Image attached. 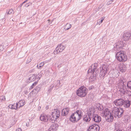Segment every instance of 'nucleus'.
Here are the masks:
<instances>
[{
    "instance_id": "nucleus-46",
    "label": "nucleus",
    "mask_w": 131,
    "mask_h": 131,
    "mask_svg": "<svg viewBox=\"0 0 131 131\" xmlns=\"http://www.w3.org/2000/svg\"><path fill=\"white\" fill-rule=\"evenodd\" d=\"M48 21H50V20L49 19L48 20Z\"/></svg>"
},
{
    "instance_id": "nucleus-30",
    "label": "nucleus",
    "mask_w": 131,
    "mask_h": 131,
    "mask_svg": "<svg viewBox=\"0 0 131 131\" xmlns=\"http://www.w3.org/2000/svg\"><path fill=\"white\" fill-rule=\"evenodd\" d=\"M38 83V82L37 81H35L34 82V83H33L32 85L31 86L30 88V89H32L35 85H36Z\"/></svg>"
},
{
    "instance_id": "nucleus-7",
    "label": "nucleus",
    "mask_w": 131,
    "mask_h": 131,
    "mask_svg": "<svg viewBox=\"0 0 131 131\" xmlns=\"http://www.w3.org/2000/svg\"><path fill=\"white\" fill-rule=\"evenodd\" d=\"M52 117L50 119V121L52 123L55 122L57 118L59 117L60 115L59 111L57 109L54 110L52 112Z\"/></svg>"
},
{
    "instance_id": "nucleus-44",
    "label": "nucleus",
    "mask_w": 131,
    "mask_h": 131,
    "mask_svg": "<svg viewBox=\"0 0 131 131\" xmlns=\"http://www.w3.org/2000/svg\"><path fill=\"white\" fill-rule=\"evenodd\" d=\"M39 67V66H38V65H37V68H38V67Z\"/></svg>"
},
{
    "instance_id": "nucleus-19",
    "label": "nucleus",
    "mask_w": 131,
    "mask_h": 131,
    "mask_svg": "<svg viewBox=\"0 0 131 131\" xmlns=\"http://www.w3.org/2000/svg\"><path fill=\"white\" fill-rule=\"evenodd\" d=\"M36 79V76L35 74H31L29 75V77L28 79V82H30L33 81L35 80Z\"/></svg>"
},
{
    "instance_id": "nucleus-37",
    "label": "nucleus",
    "mask_w": 131,
    "mask_h": 131,
    "mask_svg": "<svg viewBox=\"0 0 131 131\" xmlns=\"http://www.w3.org/2000/svg\"><path fill=\"white\" fill-rule=\"evenodd\" d=\"M17 131H21V129L20 128H18L17 129Z\"/></svg>"
},
{
    "instance_id": "nucleus-21",
    "label": "nucleus",
    "mask_w": 131,
    "mask_h": 131,
    "mask_svg": "<svg viewBox=\"0 0 131 131\" xmlns=\"http://www.w3.org/2000/svg\"><path fill=\"white\" fill-rule=\"evenodd\" d=\"M59 126L57 124H52L50 127V128L53 131H56Z\"/></svg>"
},
{
    "instance_id": "nucleus-4",
    "label": "nucleus",
    "mask_w": 131,
    "mask_h": 131,
    "mask_svg": "<svg viewBox=\"0 0 131 131\" xmlns=\"http://www.w3.org/2000/svg\"><path fill=\"white\" fill-rule=\"evenodd\" d=\"M77 95L79 96L85 97L87 93V89L85 87H80L77 91Z\"/></svg>"
},
{
    "instance_id": "nucleus-45",
    "label": "nucleus",
    "mask_w": 131,
    "mask_h": 131,
    "mask_svg": "<svg viewBox=\"0 0 131 131\" xmlns=\"http://www.w3.org/2000/svg\"><path fill=\"white\" fill-rule=\"evenodd\" d=\"M4 100H5V97H4Z\"/></svg>"
},
{
    "instance_id": "nucleus-48",
    "label": "nucleus",
    "mask_w": 131,
    "mask_h": 131,
    "mask_svg": "<svg viewBox=\"0 0 131 131\" xmlns=\"http://www.w3.org/2000/svg\"><path fill=\"white\" fill-rule=\"evenodd\" d=\"M1 20H3V19H2Z\"/></svg>"
},
{
    "instance_id": "nucleus-12",
    "label": "nucleus",
    "mask_w": 131,
    "mask_h": 131,
    "mask_svg": "<svg viewBox=\"0 0 131 131\" xmlns=\"http://www.w3.org/2000/svg\"><path fill=\"white\" fill-rule=\"evenodd\" d=\"M100 127L97 124H94L92 125L88 128V131H99Z\"/></svg>"
},
{
    "instance_id": "nucleus-26",
    "label": "nucleus",
    "mask_w": 131,
    "mask_h": 131,
    "mask_svg": "<svg viewBox=\"0 0 131 131\" xmlns=\"http://www.w3.org/2000/svg\"><path fill=\"white\" fill-rule=\"evenodd\" d=\"M8 107L12 109H15L16 110L17 108V107H16V106L15 107V104H10L9 105Z\"/></svg>"
},
{
    "instance_id": "nucleus-23",
    "label": "nucleus",
    "mask_w": 131,
    "mask_h": 131,
    "mask_svg": "<svg viewBox=\"0 0 131 131\" xmlns=\"http://www.w3.org/2000/svg\"><path fill=\"white\" fill-rule=\"evenodd\" d=\"M91 76L89 78V81L91 82L94 81L96 79V76L97 74L94 75L93 73H91Z\"/></svg>"
},
{
    "instance_id": "nucleus-15",
    "label": "nucleus",
    "mask_w": 131,
    "mask_h": 131,
    "mask_svg": "<svg viewBox=\"0 0 131 131\" xmlns=\"http://www.w3.org/2000/svg\"><path fill=\"white\" fill-rule=\"evenodd\" d=\"M105 118V120L107 122H109L113 121L114 119L113 115L111 113Z\"/></svg>"
},
{
    "instance_id": "nucleus-43",
    "label": "nucleus",
    "mask_w": 131,
    "mask_h": 131,
    "mask_svg": "<svg viewBox=\"0 0 131 131\" xmlns=\"http://www.w3.org/2000/svg\"><path fill=\"white\" fill-rule=\"evenodd\" d=\"M115 71H116V73H117V71H116V70H115Z\"/></svg>"
},
{
    "instance_id": "nucleus-13",
    "label": "nucleus",
    "mask_w": 131,
    "mask_h": 131,
    "mask_svg": "<svg viewBox=\"0 0 131 131\" xmlns=\"http://www.w3.org/2000/svg\"><path fill=\"white\" fill-rule=\"evenodd\" d=\"M49 118V116L48 115L42 114L40 117V119L41 121H43L45 122L48 121Z\"/></svg>"
},
{
    "instance_id": "nucleus-31",
    "label": "nucleus",
    "mask_w": 131,
    "mask_h": 131,
    "mask_svg": "<svg viewBox=\"0 0 131 131\" xmlns=\"http://www.w3.org/2000/svg\"><path fill=\"white\" fill-rule=\"evenodd\" d=\"M127 86L131 90V81H129L127 84Z\"/></svg>"
},
{
    "instance_id": "nucleus-2",
    "label": "nucleus",
    "mask_w": 131,
    "mask_h": 131,
    "mask_svg": "<svg viewBox=\"0 0 131 131\" xmlns=\"http://www.w3.org/2000/svg\"><path fill=\"white\" fill-rule=\"evenodd\" d=\"M126 80L123 77H122L118 81L117 87L119 89V91L122 94H125V86L124 84V82Z\"/></svg>"
},
{
    "instance_id": "nucleus-34",
    "label": "nucleus",
    "mask_w": 131,
    "mask_h": 131,
    "mask_svg": "<svg viewBox=\"0 0 131 131\" xmlns=\"http://www.w3.org/2000/svg\"><path fill=\"white\" fill-rule=\"evenodd\" d=\"M126 92L129 96H131V92L130 91H127Z\"/></svg>"
},
{
    "instance_id": "nucleus-22",
    "label": "nucleus",
    "mask_w": 131,
    "mask_h": 131,
    "mask_svg": "<svg viewBox=\"0 0 131 131\" xmlns=\"http://www.w3.org/2000/svg\"><path fill=\"white\" fill-rule=\"evenodd\" d=\"M69 108H67L63 109L62 111V115L63 116L67 115L69 113Z\"/></svg>"
},
{
    "instance_id": "nucleus-6",
    "label": "nucleus",
    "mask_w": 131,
    "mask_h": 131,
    "mask_svg": "<svg viewBox=\"0 0 131 131\" xmlns=\"http://www.w3.org/2000/svg\"><path fill=\"white\" fill-rule=\"evenodd\" d=\"M113 113L115 117L119 118L123 114V111L121 108L119 109L117 107H115L113 111Z\"/></svg>"
},
{
    "instance_id": "nucleus-28",
    "label": "nucleus",
    "mask_w": 131,
    "mask_h": 131,
    "mask_svg": "<svg viewBox=\"0 0 131 131\" xmlns=\"http://www.w3.org/2000/svg\"><path fill=\"white\" fill-rule=\"evenodd\" d=\"M71 26V24L67 23L65 26L64 28L66 30H68L70 28Z\"/></svg>"
},
{
    "instance_id": "nucleus-11",
    "label": "nucleus",
    "mask_w": 131,
    "mask_h": 131,
    "mask_svg": "<svg viewBox=\"0 0 131 131\" xmlns=\"http://www.w3.org/2000/svg\"><path fill=\"white\" fill-rule=\"evenodd\" d=\"M123 39L124 41H128L131 39V33L128 31L124 32L123 35Z\"/></svg>"
},
{
    "instance_id": "nucleus-17",
    "label": "nucleus",
    "mask_w": 131,
    "mask_h": 131,
    "mask_svg": "<svg viewBox=\"0 0 131 131\" xmlns=\"http://www.w3.org/2000/svg\"><path fill=\"white\" fill-rule=\"evenodd\" d=\"M92 118V116L88 114L87 115H85L83 117V120L86 122H89L91 120Z\"/></svg>"
},
{
    "instance_id": "nucleus-47",
    "label": "nucleus",
    "mask_w": 131,
    "mask_h": 131,
    "mask_svg": "<svg viewBox=\"0 0 131 131\" xmlns=\"http://www.w3.org/2000/svg\"><path fill=\"white\" fill-rule=\"evenodd\" d=\"M110 81H111V80H109V82H110Z\"/></svg>"
},
{
    "instance_id": "nucleus-9",
    "label": "nucleus",
    "mask_w": 131,
    "mask_h": 131,
    "mask_svg": "<svg viewBox=\"0 0 131 131\" xmlns=\"http://www.w3.org/2000/svg\"><path fill=\"white\" fill-rule=\"evenodd\" d=\"M103 108L102 106V107L99 108V109L101 111L100 112V115L102 116L105 117L108 114L111 113L108 109L106 108L104 110H103Z\"/></svg>"
},
{
    "instance_id": "nucleus-24",
    "label": "nucleus",
    "mask_w": 131,
    "mask_h": 131,
    "mask_svg": "<svg viewBox=\"0 0 131 131\" xmlns=\"http://www.w3.org/2000/svg\"><path fill=\"white\" fill-rule=\"evenodd\" d=\"M94 109L92 108H89L87 111V114L92 116V114L94 112Z\"/></svg>"
},
{
    "instance_id": "nucleus-16",
    "label": "nucleus",
    "mask_w": 131,
    "mask_h": 131,
    "mask_svg": "<svg viewBox=\"0 0 131 131\" xmlns=\"http://www.w3.org/2000/svg\"><path fill=\"white\" fill-rule=\"evenodd\" d=\"M93 121L96 122H99L101 121V117L97 114L93 115Z\"/></svg>"
},
{
    "instance_id": "nucleus-14",
    "label": "nucleus",
    "mask_w": 131,
    "mask_h": 131,
    "mask_svg": "<svg viewBox=\"0 0 131 131\" xmlns=\"http://www.w3.org/2000/svg\"><path fill=\"white\" fill-rule=\"evenodd\" d=\"M125 102V101L122 99H119L115 100L114 103L116 106H121L123 105Z\"/></svg>"
},
{
    "instance_id": "nucleus-42",
    "label": "nucleus",
    "mask_w": 131,
    "mask_h": 131,
    "mask_svg": "<svg viewBox=\"0 0 131 131\" xmlns=\"http://www.w3.org/2000/svg\"><path fill=\"white\" fill-rule=\"evenodd\" d=\"M116 131H122V130L121 129H118Z\"/></svg>"
},
{
    "instance_id": "nucleus-29",
    "label": "nucleus",
    "mask_w": 131,
    "mask_h": 131,
    "mask_svg": "<svg viewBox=\"0 0 131 131\" xmlns=\"http://www.w3.org/2000/svg\"><path fill=\"white\" fill-rule=\"evenodd\" d=\"M14 13L13 10L12 9H10L9 10L8 12H7L6 13V14L7 15L11 14H13Z\"/></svg>"
},
{
    "instance_id": "nucleus-18",
    "label": "nucleus",
    "mask_w": 131,
    "mask_h": 131,
    "mask_svg": "<svg viewBox=\"0 0 131 131\" xmlns=\"http://www.w3.org/2000/svg\"><path fill=\"white\" fill-rule=\"evenodd\" d=\"M25 104V101L24 100H20L19 102L16 104V107H20L24 106Z\"/></svg>"
},
{
    "instance_id": "nucleus-41",
    "label": "nucleus",
    "mask_w": 131,
    "mask_h": 131,
    "mask_svg": "<svg viewBox=\"0 0 131 131\" xmlns=\"http://www.w3.org/2000/svg\"><path fill=\"white\" fill-rule=\"evenodd\" d=\"M27 1H28V0H25V1H24L23 2V3H24V4L26 2H27Z\"/></svg>"
},
{
    "instance_id": "nucleus-5",
    "label": "nucleus",
    "mask_w": 131,
    "mask_h": 131,
    "mask_svg": "<svg viewBox=\"0 0 131 131\" xmlns=\"http://www.w3.org/2000/svg\"><path fill=\"white\" fill-rule=\"evenodd\" d=\"M97 64L94 63L89 67V69L88 71V73H93L94 75L98 74L99 71L97 69Z\"/></svg>"
},
{
    "instance_id": "nucleus-38",
    "label": "nucleus",
    "mask_w": 131,
    "mask_h": 131,
    "mask_svg": "<svg viewBox=\"0 0 131 131\" xmlns=\"http://www.w3.org/2000/svg\"><path fill=\"white\" fill-rule=\"evenodd\" d=\"M31 61V60L30 59L29 60H27V62H26V63H29L30 62V61Z\"/></svg>"
},
{
    "instance_id": "nucleus-39",
    "label": "nucleus",
    "mask_w": 131,
    "mask_h": 131,
    "mask_svg": "<svg viewBox=\"0 0 131 131\" xmlns=\"http://www.w3.org/2000/svg\"><path fill=\"white\" fill-rule=\"evenodd\" d=\"M47 131H53V130H52L51 129V128H50Z\"/></svg>"
},
{
    "instance_id": "nucleus-1",
    "label": "nucleus",
    "mask_w": 131,
    "mask_h": 131,
    "mask_svg": "<svg viewBox=\"0 0 131 131\" xmlns=\"http://www.w3.org/2000/svg\"><path fill=\"white\" fill-rule=\"evenodd\" d=\"M82 112L77 110L71 116L69 120L72 122L75 123L79 120L82 117Z\"/></svg>"
},
{
    "instance_id": "nucleus-33",
    "label": "nucleus",
    "mask_w": 131,
    "mask_h": 131,
    "mask_svg": "<svg viewBox=\"0 0 131 131\" xmlns=\"http://www.w3.org/2000/svg\"><path fill=\"white\" fill-rule=\"evenodd\" d=\"M40 66H39V67H38V69H40L41 67L43 66L44 64V63L43 62H41L40 64Z\"/></svg>"
},
{
    "instance_id": "nucleus-3",
    "label": "nucleus",
    "mask_w": 131,
    "mask_h": 131,
    "mask_svg": "<svg viewBox=\"0 0 131 131\" xmlns=\"http://www.w3.org/2000/svg\"><path fill=\"white\" fill-rule=\"evenodd\" d=\"M116 59L119 62H125L127 59V57L123 51H120L116 54Z\"/></svg>"
},
{
    "instance_id": "nucleus-27",
    "label": "nucleus",
    "mask_w": 131,
    "mask_h": 131,
    "mask_svg": "<svg viewBox=\"0 0 131 131\" xmlns=\"http://www.w3.org/2000/svg\"><path fill=\"white\" fill-rule=\"evenodd\" d=\"M124 105V106L125 107L127 108L129 107L130 105V102L129 101H126L123 104Z\"/></svg>"
},
{
    "instance_id": "nucleus-10",
    "label": "nucleus",
    "mask_w": 131,
    "mask_h": 131,
    "mask_svg": "<svg viewBox=\"0 0 131 131\" xmlns=\"http://www.w3.org/2000/svg\"><path fill=\"white\" fill-rule=\"evenodd\" d=\"M65 48V47L63 45L60 44L58 45L53 52L54 54H57L61 52Z\"/></svg>"
},
{
    "instance_id": "nucleus-36",
    "label": "nucleus",
    "mask_w": 131,
    "mask_h": 131,
    "mask_svg": "<svg viewBox=\"0 0 131 131\" xmlns=\"http://www.w3.org/2000/svg\"><path fill=\"white\" fill-rule=\"evenodd\" d=\"M28 3H26L24 5V7H28L29 6V5L28 4Z\"/></svg>"
},
{
    "instance_id": "nucleus-32",
    "label": "nucleus",
    "mask_w": 131,
    "mask_h": 131,
    "mask_svg": "<svg viewBox=\"0 0 131 131\" xmlns=\"http://www.w3.org/2000/svg\"><path fill=\"white\" fill-rule=\"evenodd\" d=\"M105 17H102L101 18V20L100 21H99L97 22V24H98L99 25H100L102 23L104 20Z\"/></svg>"
},
{
    "instance_id": "nucleus-8",
    "label": "nucleus",
    "mask_w": 131,
    "mask_h": 131,
    "mask_svg": "<svg viewBox=\"0 0 131 131\" xmlns=\"http://www.w3.org/2000/svg\"><path fill=\"white\" fill-rule=\"evenodd\" d=\"M108 65L107 64H105L102 65L100 72V77H103L105 75L108 71Z\"/></svg>"
},
{
    "instance_id": "nucleus-20",
    "label": "nucleus",
    "mask_w": 131,
    "mask_h": 131,
    "mask_svg": "<svg viewBox=\"0 0 131 131\" xmlns=\"http://www.w3.org/2000/svg\"><path fill=\"white\" fill-rule=\"evenodd\" d=\"M119 67L120 71L122 72H125L126 70V67L125 64H121Z\"/></svg>"
},
{
    "instance_id": "nucleus-35",
    "label": "nucleus",
    "mask_w": 131,
    "mask_h": 131,
    "mask_svg": "<svg viewBox=\"0 0 131 131\" xmlns=\"http://www.w3.org/2000/svg\"><path fill=\"white\" fill-rule=\"evenodd\" d=\"M113 1V0H111L110 1L108 2L107 3V4L108 5H110V4H111L112 3V2Z\"/></svg>"
},
{
    "instance_id": "nucleus-25",
    "label": "nucleus",
    "mask_w": 131,
    "mask_h": 131,
    "mask_svg": "<svg viewBox=\"0 0 131 131\" xmlns=\"http://www.w3.org/2000/svg\"><path fill=\"white\" fill-rule=\"evenodd\" d=\"M124 46V44L122 41H120L117 45V47L118 48H121Z\"/></svg>"
},
{
    "instance_id": "nucleus-40",
    "label": "nucleus",
    "mask_w": 131,
    "mask_h": 131,
    "mask_svg": "<svg viewBox=\"0 0 131 131\" xmlns=\"http://www.w3.org/2000/svg\"><path fill=\"white\" fill-rule=\"evenodd\" d=\"M24 4L23 3H22V4H21L20 5H19V6L20 7H21L23 5V4Z\"/></svg>"
}]
</instances>
